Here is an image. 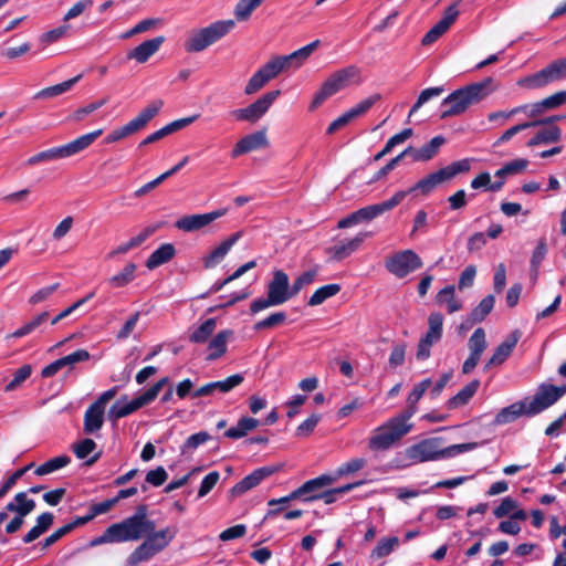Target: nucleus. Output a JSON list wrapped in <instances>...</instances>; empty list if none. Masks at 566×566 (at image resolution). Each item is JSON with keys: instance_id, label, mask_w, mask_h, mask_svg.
Returning <instances> with one entry per match:
<instances>
[{"instance_id": "nucleus-40", "label": "nucleus", "mask_w": 566, "mask_h": 566, "mask_svg": "<svg viewBox=\"0 0 566 566\" xmlns=\"http://www.w3.org/2000/svg\"><path fill=\"white\" fill-rule=\"evenodd\" d=\"M495 304V297L493 295H486L481 300L478 306H475L469 315V326H473L476 323L484 321V318L492 312Z\"/></svg>"}, {"instance_id": "nucleus-27", "label": "nucleus", "mask_w": 566, "mask_h": 566, "mask_svg": "<svg viewBox=\"0 0 566 566\" xmlns=\"http://www.w3.org/2000/svg\"><path fill=\"white\" fill-rule=\"evenodd\" d=\"M520 339V333L514 331L511 335H509L505 340H503L494 350L491 358L488 360L485 365V369L491 368L492 366L501 365L506 360V358L511 355L514 347L516 346Z\"/></svg>"}, {"instance_id": "nucleus-41", "label": "nucleus", "mask_w": 566, "mask_h": 566, "mask_svg": "<svg viewBox=\"0 0 566 566\" xmlns=\"http://www.w3.org/2000/svg\"><path fill=\"white\" fill-rule=\"evenodd\" d=\"M559 119L558 116H552L545 120H533V122H526V123H522V124H517V125H514L512 126L511 128L506 129L499 138L494 143V146L497 147L504 143H507L513 136H515L516 134H518L522 130H525L530 127H535L542 123H554L555 120Z\"/></svg>"}, {"instance_id": "nucleus-36", "label": "nucleus", "mask_w": 566, "mask_h": 566, "mask_svg": "<svg viewBox=\"0 0 566 566\" xmlns=\"http://www.w3.org/2000/svg\"><path fill=\"white\" fill-rule=\"evenodd\" d=\"M54 515L50 512L42 513L36 518V524L23 536L24 544L32 543L44 534L53 524Z\"/></svg>"}, {"instance_id": "nucleus-11", "label": "nucleus", "mask_w": 566, "mask_h": 566, "mask_svg": "<svg viewBox=\"0 0 566 566\" xmlns=\"http://www.w3.org/2000/svg\"><path fill=\"white\" fill-rule=\"evenodd\" d=\"M443 316L440 313H431L428 317V331L420 338L416 357L418 360H426L430 357L432 345L442 337Z\"/></svg>"}, {"instance_id": "nucleus-14", "label": "nucleus", "mask_w": 566, "mask_h": 566, "mask_svg": "<svg viewBox=\"0 0 566 566\" xmlns=\"http://www.w3.org/2000/svg\"><path fill=\"white\" fill-rule=\"evenodd\" d=\"M268 295L274 300L277 305L294 297L292 286H290L289 275L284 271L275 270L273 272V277L268 284Z\"/></svg>"}, {"instance_id": "nucleus-15", "label": "nucleus", "mask_w": 566, "mask_h": 566, "mask_svg": "<svg viewBox=\"0 0 566 566\" xmlns=\"http://www.w3.org/2000/svg\"><path fill=\"white\" fill-rule=\"evenodd\" d=\"M226 213L227 209H219L207 213L184 216L176 221L175 227L185 232H193L205 228Z\"/></svg>"}, {"instance_id": "nucleus-60", "label": "nucleus", "mask_w": 566, "mask_h": 566, "mask_svg": "<svg viewBox=\"0 0 566 566\" xmlns=\"http://www.w3.org/2000/svg\"><path fill=\"white\" fill-rule=\"evenodd\" d=\"M407 345L405 343H398L392 346L389 355L388 364L391 368H397L405 364Z\"/></svg>"}, {"instance_id": "nucleus-34", "label": "nucleus", "mask_w": 566, "mask_h": 566, "mask_svg": "<svg viewBox=\"0 0 566 566\" xmlns=\"http://www.w3.org/2000/svg\"><path fill=\"white\" fill-rule=\"evenodd\" d=\"M104 412L95 405H91L84 413V432L87 434L98 431L104 423Z\"/></svg>"}, {"instance_id": "nucleus-38", "label": "nucleus", "mask_w": 566, "mask_h": 566, "mask_svg": "<svg viewBox=\"0 0 566 566\" xmlns=\"http://www.w3.org/2000/svg\"><path fill=\"white\" fill-rule=\"evenodd\" d=\"M82 77V75H77L73 78H70L65 82L59 83L53 86L45 87L41 91H39L35 95V99H45V98H52L59 95H62L70 91Z\"/></svg>"}, {"instance_id": "nucleus-64", "label": "nucleus", "mask_w": 566, "mask_h": 566, "mask_svg": "<svg viewBox=\"0 0 566 566\" xmlns=\"http://www.w3.org/2000/svg\"><path fill=\"white\" fill-rule=\"evenodd\" d=\"M96 448L94 440L86 438L73 446V452L78 459H85Z\"/></svg>"}, {"instance_id": "nucleus-56", "label": "nucleus", "mask_w": 566, "mask_h": 566, "mask_svg": "<svg viewBox=\"0 0 566 566\" xmlns=\"http://www.w3.org/2000/svg\"><path fill=\"white\" fill-rule=\"evenodd\" d=\"M366 465V460L363 458H355L346 463H343L338 469L336 470V474L334 475L336 480L340 476L348 475L350 473H355L359 470H361Z\"/></svg>"}, {"instance_id": "nucleus-1", "label": "nucleus", "mask_w": 566, "mask_h": 566, "mask_svg": "<svg viewBox=\"0 0 566 566\" xmlns=\"http://www.w3.org/2000/svg\"><path fill=\"white\" fill-rule=\"evenodd\" d=\"M118 543L136 542L145 537L127 557L128 566L148 562L163 552L174 541L178 533L177 526H167L155 531L156 525L148 517L147 505H139L135 513L118 523L112 524Z\"/></svg>"}, {"instance_id": "nucleus-58", "label": "nucleus", "mask_w": 566, "mask_h": 566, "mask_svg": "<svg viewBox=\"0 0 566 566\" xmlns=\"http://www.w3.org/2000/svg\"><path fill=\"white\" fill-rule=\"evenodd\" d=\"M210 439H211L210 434L206 431H200V432L193 433L187 438L186 442L184 443V446L181 448V452L186 453L188 451H193L199 446L206 443Z\"/></svg>"}, {"instance_id": "nucleus-18", "label": "nucleus", "mask_w": 566, "mask_h": 566, "mask_svg": "<svg viewBox=\"0 0 566 566\" xmlns=\"http://www.w3.org/2000/svg\"><path fill=\"white\" fill-rule=\"evenodd\" d=\"M243 379L244 378L241 374H234L224 380L206 384L192 392V398L213 396L217 392L227 394L237 386L241 385Z\"/></svg>"}, {"instance_id": "nucleus-4", "label": "nucleus", "mask_w": 566, "mask_h": 566, "mask_svg": "<svg viewBox=\"0 0 566 566\" xmlns=\"http://www.w3.org/2000/svg\"><path fill=\"white\" fill-rule=\"evenodd\" d=\"M441 438H428L407 449V457L416 463L449 459L469 452L478 447L476 442L452 444L441 448Z\"/></svg>"}, {"instance_id": "nucleus-19", "label": "nucleus", "mask_w": 566, "mask_h": 566, "mask_svg": "<svg viewBox=\"0 0 566 566\" xmlns=\"http://www.w3.org/2000/svg\"><path fill=\"white\" fill-rule=\"evenodd\" d=\"M90 357L91 355L86 349H77L72 354L59 358L45 366L41 371V376L43 378L53 377L64 367H69L71 370L75 364L86 361L90 359Z\"/></svg>"}, {"instance_id": "nucleus-59", "label": "nucleus", "mask_w": 566, "mask_h": 566, "mask_svg": "<svg viewBox=\"0 0 566 566\" xmlns=\"http://www.w3.org/2000/svg\"><path fill=\"white\" fill-rule=\"evenodd\" d=\"M471 168V160L465 158L458 161H454L446 167H443L444 175L448 180L452 179L459 174H463L469 171Z\"/></svg>"}, {"instance_id": "nucleus-57", "label": "nucleus", "mask_w": 566, "mask_h": 566, "mask_svg": "<svg viewBox=\"0 0 566 566\" xmlns=\"http://www.w3.org/2000/svg\"><path fill=\"white\" fill-rule=\"evenodd\" d=\"M105 103H106V99H101L97 102H92L83 107H80L73 112V114L70 116V119L73 122H76V123L82 122L85 119L86 116H88L93 112L97 111L103 105H105Z\"/></svg>"}, {"instance_id": "nucleus-45", "label": "nucleus", "mask_w": 566, "mask_h": 566, "mask_svg": "<svg viewBox=\"0 0 566 566\" xmlns=\"http://www.w3.org/2000/svg\"><path fill=\"white\" fill-rule=\"evenodd\" d=\"M437 302L439 304H446L449 313L458 312L462 308V303L454 297V286L448 285L440 290L437 295Z\"/></svg>"}, {"instance_id": "nucleus-39", "label": "nucleus", "mask_w": 566, "mask_h": 566, "mask_svg": "<svg viewBox=\"0 0 566 566\" xmlns=\"http://www.w3.org/2000/svg\"><path fill=\"white\" fill-rule=\"evenodd\" d=\"M260 424V421L254 418L243 417L234 427H231L224 432V437L230 439H240L245 437L250 431L254 430Z\"/></svg>"}, {"instance_id": "nucleus-23", "label": "nucleus", "mask_w": 566, "mask_h": 566, "mask_svg": "<svg viewBox=\"0 0 566 566\" xmlns=\"http://www.w3.org/2000/svg\"><path fill=\"white\" fill-rule=\"evenodd\" d=\"M358 74L359 70L356 66H347L333 73L323 85L334 95L345 88Z\"/></svg>"}, {"instance_id": "nucleus-61", "label": "nucleus", "mask_w": 566, "mask_h": 566, "mask_svg": "<svg viewBox=\"0 0 566 566\" xmlns=\"http://www.w3.org/2000/svg\"><path fill=\"white\" fill-rule=\"evenodd\" d=\"M380 99L379 94H374L363 101H360L358 104L353 106L348 112L352 114L354 118H357L361 115H364L366 112H368L373 105Z\"/></svg>"}, {"instance_id": "nucleus-9", "label": "nucleus", "mask_w": 566, "mask_h": 566, "mask_svg": "<svg viewBox=\"0 0 566 566\" xmlns=\"http://www.w3.org/2000/svg\"><path fill=\"white\" fill-rule=\"evenodd\" d=\"M566 78V57L551 62L541 71L518 81V85L531 90L544 87Z\"/></svg>"}, {"instance_id": "nucleus-6", "label": "nucleus", "mask_w": 566, "mask_h": 566, "mask_svg": "<svg viewBox=\"0 0 566 566\" xmlns=\"http://www.w3.org/2000/svg\"><path fill=\"white\" fill-rule=\"evenodd\" d=\"M103 134V129H96L94 132H91L88 134L82 135L77 137L76 139L59 147H53L43 151H40L33 156H31L27 164L29 166H34L40 163L45 161H52L56 159L67 158L71 156H74L82 150L90 147L97 137H99Z\"/></svg>"}, {"instance_id": "nucleus-26", "label": "nucleus", "mask_w": 566, "mask_h": 566, "mask_svg": "<svg viewBox=\"0 0 566 566\" xmlns=\"http://www.w3.org/2000/svg\"><path fill=\"white\" fill-rule=\"evenodd\" d=\"M241 237H242V232L238 231V232L231 234L227 240H224L216 249H213L207 256L203 258L205 268L212 269L217 264H219Z\"/></svg>"}, {"instance_id": "nucleus-24", "label": "nucleus", "mask_w": 566, "mask_h": 566, "mask_svg": "<svg viewBox=\"0 0 566 566\" xmlns=\"http://www.w3.org/2000/svg\"><path fill=\"white\" fill-rule=\"evenodd\" d=\"M164 36H156L144 41L127 53L128 60H135L138 63H146L150 56H153L164 43Z\"/></svg>"}, {"instance_id": "nucleus-25", "label": "nucleus", "mask_w": 566, "mask_h": 566, "mask_svg": "<svg viewBox=\"0 0 566 566\" xmlns=\"http://www.w3.org/2000/svg\"><path fill=\"white\" fill-rule=\"evenodd\" d=\"M368 235V232H360L350 240L340 241L328 248L327 252L332 255L333 260L340 261L357 251Z\"/></svg>"}, {"instance_id": "nucleus-10", "label": "nucleus", "mask_w": 566, "mask_h": 566, "mask_svg": "<svg viewBox=\"0 0 566 566\" xmlns=\"http://www.w3.org/2000/svg\"><path fill=\"white\" fill-rule=\"evenodd\" d=\"M280 93L279 90L268 92L249 106L232 111L231 115L237 120L255 123L269 111Z\"/></svg>"}, {"instance_id": "nucleus-22", "label": "nucleus", "mask_w": 566, "mask_h": 566, "mask_svg": "<svg viewBox=\"0 0 566 566\" xmlns=\"http://www.w3.org/2000/svg\"><path fill=\"white\" fill-rule=\"evenodd\" d=\"M446 143V138L441 135L434 136L429 143L420 148L407 147L405 154L411 157L412 161H428L432 159Z\"/></svg>"}, {"instance_id": "nucleus-51", "label": "nucleus", "mask_w": 566, "mask_h": 566, "mask_svg": "<svg viewBox=\"0 0 566 566\" xmlns=\"http://www.w3.org/2000/svg\"><path fill=\"white\" fill-rule=\"evenodd\" d=\"M270 81L271 78L269 74L263 70V67H260L248 81L244 87V93L247 95H252L260 91Z\"/></svg>"}, {"instance_id": "nucleus-20", "label": "nucleus", "mask_w": 566, "mask_h": 566, "mask_svg": "<svg viewBox=\"0 0 566 566\" xmlns=\"http://www.w3.org/2000/svg\"><path fill=\"white\" fill-rule=\"evenodd\" d=\"M269 145L265 130H258L242 137L231 150V157L237 158L243 154L264 148Z\"/></svg>"}, {"instance_id": "nucleus-44", "label": "nucleus", "mask_w": 566, "mask_h": 566, "mask_svg": "<svg viewBox=\"0 0 566 566\" xmlns=\"http://www.w3.org/2000/svg\"><path fill=\"white\" fill-rule=\"evenodd\" d=\"M361 483L363 482L348 483L346 485H343V486H339L336 489L321 492V494H313V495H310V497H305V501H314L317 499H322L325 504H331L337 500L338 495L352 491L353 489L360 485Z\"/></svg>"}, {"instance_id": "nucleus-13", "label": "nucleus", "mask_w": 566, "mask_h": 566, "mask_svg": "<svg viewBox=\"0 0 566 566\" xmlns=\"http://www.w3.org/2000/svg\"><path fill=\"white\" fill-rule=\"evenodd\" d=\"M486 334L482 327L476 328L468 340V348L470 350L469 357L462 365V373L470 374L474 370L480 361L483 352L486 349Z\"/></svg>"}, {"instance_id": "nucleus-3", "label": "nucleus", "mask_w": 566, "mask_h": 566, "mask_svg": "<svg viewBox=\"0 0 566 566\" xmlns=\"http://www.w3.org/2000/svg\"><path fill=\"white\" fill-rule=\"evenodd\" d=\"M495 87L492 77H486L481 82H476L461 87L448 95L441 103V118L457 116L464 113L470 106L478 104L488 97Z\"/></svg>"}, {"instance_id": "nucleus-37", "label": "nucleus", "mask_w": 566, "mask_h": 566, "mask_svg": "<svg viewBox=\"0 0 566 566\" xmlns=\"http://www.w3.org/2000/svg\"><path fill=\"white\" fill-rule=\"evenodd\" d=\"M562 132L560 128L556 125H551L539 132H537L528 142V147H534L538 145H546L551 143H556L560 139Z\"/></svg>"}, {"instance_id": "nucleus-2", "label": "nucleus", "mask_w": 566, "mask_h": 566, "mask_svg": "<svg viewBox=\"0 0 566 566\" xmlns=\"http://www.w3.org/2000/svg\"><path fill=\"white\" fill-rule=\"evenodd\" d=\"M566 394V386L541 384L535 395L525 397L507 407L502 408L495 416L493 423L503 426L511 423L520 417H534L556 403Z\"/></svg>"}, {"instance_id": "nucleus-17", "label": "nucleus", "mask_w": 566, "mask_h": 566, "mask_svg": "<svg viewBox=\"0 0 566 566\" xmlns=\"http://www.w3.org/2000/svg\"><path fill=\"white\" fill-rule=\"evenodd\" d=\"M406 196L407 192L401 190L396 192L390 199L386 201L358 209L356 213L359 222L370 221L385 213L386 211L394 209L406 198Z\"/></svg>"}, {"instance_id": "nucleus-47", "label": "nucleus", "mask_w": 566, "mask_h": 566, "mask_svg": "<svg viewBox=\"0 0 566 566\" xmlns=\"http://www.w3.org/2000/svg\"><path fill=\"white\" fill-rule=\"evenodd\" d=\"M340 291L339 284H327L317 289L310 297L307 304L310 306H317L324 303L327 298L336 295Z\"/></svg>"}, {"instance_id": "nucleus-30", "label": "nucleus", "mask_w": 566, "mask_h": 566, "mask_svg": "<svg viewBox=\"0 0 566 566\" xmlns=\"http://www.w3.org/2000/svg\"><path fill=\"white\" fill-rule=\"evenodd\" d=\"M430 386L431 380L428 378L413 387L412 391L407 398V409L400 413L401 417H405V419L409 421V419L417 412L418 401L422 398L423 394Z\"/></svg>"}, {"instance_id": "nucleus-50", "label": "nucleus", "mask_w": 566, "mask_h": 566, "mask_svg": "<svg viewBox=\"0 0 566 566\" xmlns=\"http://www.w3.org/2000/svg\"><path fill=\"white\" fill-rule=\"evenodd\" d=\"M270 81L271 78L269 74L263 70V67H260L248 81L244 87V93L247 95H252L260 91Z\"/></svg>"}, {"instance_id": "nucleus-63", "label": "nucleus", "mask_w": 566, "mask_h": 566, "mask_svg": "<svg viewBox=\"0 0 566 566\" xmlns=\"http://www.w3.org/2000/svg\"><path fill=\"white\" fill-rule=\"evenodd\" d=\"M516 507L517 502L514 499L506 496L501 501L500 505L493 511V514L496 518H502L507 515L511 516L512 512Z\"/></svg>"}, {"instance_id": "nucleus-62", "label": "nucleus", "mask_w": 566, "mask_h": 566, "mask_svg": "<svg viewBox=\"0 0 566 566\" xmlns=\"http://www.w3.org/2000/svg\"><path fill=\"white\" fill-rule=\"evenodd\" d=\"M285 319H286V315L284 312L273 313V314L269 315L266 318L259 321L254 325V329L260 331V329L272 328L274 326H277V325L284 323Z\"/></svg>"}, {"instance_id": "nucleus-52", "label": "nucleus", "mask_w": 566, "mask_h": 566, "mask_svg": "<svg viewBox=\"0 0 566 566\" xmlns=\"http://www.w3.org/2000/svg\"><path fill=\"white\" fill-rule=\"evenodd\" d=\"M399 539L396 536L381 538L371 552V557L382 558L388 556L398 545Z\"/></svg>"}, {"instance_id": "nucleus-12", "label": "nucleus", "mask_w": 566, "mask_h": 566, "mask_svg": "<svg viewBox=\"0 0 566 566\" xmlns=\"http://www.w3.org/2000/svg\"><path fill=\"white\" fill-rule=\"evenodd\" d=\"M421 266V259L412 250L398 252L386 262V269L399 279L407 276L409 273L420 269Z\"/></svg>"}, {"instance_id": "nucleus-7", "label": "nucleus", "mask_w": 566, "mask_h": 566, "mask_svg": "<svg viewBox=\"0 0 566 566\" xmlns=\"http://www.w3.org/2000/svg\"><path fill=\"white\" fill-rule=\"evenodd\" d=\"M234 27L233 20H220L193 31L185 42V50L190 53L201 52L226 36Z\"/></svg>"}, {"instance_id": "nucleus-55", "label": "nucleus", "mask_w": 566, "mask_h": 566, "mask_svg": "<svg viewBox=\"0 0 566 566\" xmlns=\"http://www.w3.org/2000/svg\"><path fill=\"white\" fill-rule=\"evenodd\" d=\"M317 273V269H311L298 275L291 285L294 296L297 295L305 286L312 284L315 281Z\"/></svg>"}, {"instance_id": "nucleus-33", "label": "nucleus", "mask_w": 566, "mask_h": 566, "mask_svg": "<svg viewBox=\"0 0 566 566\" xmlns=\"http://www.w3.org/2000/svg\"><path fill=\"white\" fill-rule=\"evenodd\" d=\"M176 254V249L171 243H164L156 249L147 259L146 266L154 270L167 262H169Z\"/></svg>"}, {"instance_id": "nucleus-29", "label": "nucleus", "mask_w": 566, "mask_h": 566, "mask_svg": "<svg viewBox=\"0 0 566 566\" xmlns=\"http://www.w3.org/2000/svg\"><path fill=\"white\" fill-rule=\"evenodd\" d=\"M336 481V478L329 474H322L315 479L306 481L303 485H301L297 490L300 497H310L313 494H321L319 491L333 484Z\"/></svg>"}, {"instance_id": "nucleus-31", "label": "nucleus", "mask_w": 566, "mask_h": 566, "mask_svg": "<svg viewBox=\"0 0 566 566\" xmlns=\"http://www.w3.org/2000/svg\"><path fill=\"white\" fill-rule=\"evenodd\" d=\"M479 387L480 380L473 379L468 385H465L457 395H454L447 401V408L452 410L467 405L471 400V398L476 394Z\"/></svg>"}, {"instance_id": "nucleus-28", "label": "nucleus", "mask_w": 566, "mask_h": 566, "mask_svg": "<svg viewBox=\"0 0 566 566\" xmlns=\"http://www.w3.org/2000/svg\"><path fill=\"white\" fill-rule=\"evenodd\" d=\"M319 40H315L310 44L292 52L287 55H280L286 70H297L311 56L314 50L318 46Z\"/></svg>"}, {"instance_id": "nucleus-8", "label": "nucleus", "mask_w": 566, "mask_h": 566, "mask_svg": "<svg viewBox=\"0 0 566 566\" xmlns=\"http://www.w3.org/2000/svg\"><path fill=\"white\" fill-rule=\"evenodd\" d=\"M163 105L164 102L161 99H155L150 102L138 113L135 118L108 133L104 139V143L114 144L138 133L145 128L146 125L159 113Z\"/></svg>"}, {"instance_id": "nucleus-43", "label": "nucleus", "mask_w": 566, "mask_h": 566, "mask_svg": "<svg viewBox=\"0 0 566 566\" xmlns=\"http://www.w3.org/2000/svg\"><path fill=\"white\" fill-rule=\"evenodd\" d=\"M217 326L216 318H208L189 335V340L195 344H203L213 334Z\"/></svg>"}, {"instance_id": "nucleus-21", "label": "nucleus", "mask_w": 566, "mask_h": 566, "mask_svg": "<svg viewBox=\"0 0 566 566\" xmlns=\"http://www.w3.org/2000/svg\"><path fill=\"white\" fill-rule=\"evenodd\" d=\"M277 471L276 467L268 465L255 469L252 473L243 478L231 490L233 495H242L247 491L258 486L264 479L271 476Z\"/></svg>"}, {"instance_id": "nucleus-16", "label": "nucleus", "mask_w": 566, "mask_h": 566, "mask_svg": "<svg viewBox=\"0 0 566 566\" xmlns=\"http://www.w3.org/2000/svg\"><path fill=\"white\" fill-rule=\"evenodd\" d=\"M148 403H150V401L144 392L138 397L134 398L133 400H128V397L124 395L119 399H117L114 402V405L109 408L108 418L112 421H116L120 418L132 415L133 412Z\"/></svg>"}, {"instance_id": "nucleus-48", "label": "nucleus", "mask_w": 566, "mask_h": 566, "mask_svg": "<svg viewBox=\"0 0 566 566\" xmlns=\"http://www.w3.org/2000/svg\"><path fill=\"white\" fill-rule=\"evenodd\" d=\"M71 462V458L66 454L59 455L55 458H52L44 462L43 464L39 465L35 470L36 475H45L50 474L56 470H60L64 467H66Z\"/></svg>"}, {"instance_id": "nucleus-42", "label": "nucleus", "mask_w": 566, "mask_h": 566, "mask_svg": "<svg viewBox=\"0 0 566 566\" xmlns=\"http://www.w3.org/2000/svg\"><path fill=\"white\" fill-rule=\"evenodd\" d=\"M34 500L28 499L27 493L20 492L15 494L14 502L7 504L6 510L8 512H14L21 516H27L34 510Z\"/></svg>"}, {"instance_id": "nucleus-53", "label": "nucleus", "mask_w": 566, "mask_h": 566, "mask_svg": "<svg viewBox=\"0 0 566 566\" xmlns=\"http://www.w3.org/2000/svg\"><path fill=\"white\" fill-rule=\"evenodd\" d=\"M263 0H240L235 7L234 14L239 21H245Z\"/></svg>"}, {"instance_id": "nucleus-32", "label": "nucleus", "mask_w": 566, "mask_h": 566, "mask_svg": "<svg viewBox=\"0 0 566 566\" xmlns=\"http://www.w3.org/2000/svg\"><path fill=\"white\" fill-rule=\"evenodd\" d=\"M448 181L443 169H439L427 177L419 180L413 187L407 190V195L416 190H420L423 195H429L436 187L442 182Z\"/></svg>"}, {"instance_id": "nucleus-46", "label": "nucleus", "mask_w": 566, "mask_h": 566, "mask_svg": "<svg viewBox=\"0 0 566 566\" xmlns=\"http://www.w3.org/2000/svg\"><path fill=\"white\" fill-rule=\"evenodd\" d=\"M136 264L128 263L124 266V269L108 279V283L113 287H124L128 285L135 279Z\"/></svg>"}, {"instance_id": "nucleus-5", "label": "nucleus", "mask_w": 566, "mask_h": 566, "mask_svg": "<svg viewBox=\"0 0 566 566\" xmlns=\"http://www.w3.org/2000/svg\"><path fill=\"white\" fill-rule=\"evenodd\" d=\"M412 424L400 415L390 418L387 422L374 430L369 438L368 447L374 451H382L391 448L398 440L406 436Z\"/></svg>"}, {"instance_id": "nucleus-35", "label": "nucleus", "mask_w": 566, "mask_h": 566, "mask_svg": "<svg viewBox=\"0 0 566 566\" xmlns=\"http://www.w3.org/2000/svg\"><path fill=\"white\" fill-rule=\"evenodd\" d=\"M233 335V332L230 329L220 331L210 342L208 348L210 354L208 355V360H216L221 357L227 352L228 340Z\"/></svg>"}, {"instance_id": "nucleus-54", "label": "nucleus", "mask_w": 566, "mask_h": 566, "mask_svg": "<svg viewBox=\"0 0 566 566\" xmlns=\"http://www.w3.org/2000/svg\"><path fill=\"white\" fill-rule=\"evenodd\" d=\"M32 374V367L31 365H23L20 368H18L14 374L13 378L10 382L6 386V391H13L15 390L23 381H25Z\"/></svg>"}, {"instance_id": "nucleus-49", "label": "nucleus", "mask_w": 566, "mask_h": 566, "mask_svg": "<svg viewBox=\"0 0 566 566\" xmlns=\"http://www.w3.org/2000/svg\"><path fill=\"white\" fill-rule=\"evenodd\" d=\"M49 317L48 312H42L41 314L33 317L30 322L23 324L20 328L14 331L9 337L20 338L33 333L39 326H41L44 322H46Z\"/></svg>"}]
</instances>
